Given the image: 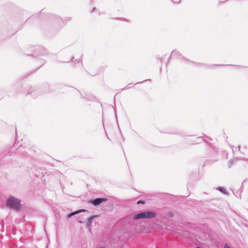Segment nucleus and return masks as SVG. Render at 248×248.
Listing matches in <instances>:
<instances>
[{
    "mask_svg": "<svg viewBox=\"0 0 248 248\" xmlns=\"http://www.w3.org/2000/svg\"><path fill=\"white\" fill-rule=\"evenodd\" d=\"M23 92L27 93V95L30 94L32 98H36L41 93L37 90L35 87H32L30 85L27 86L23 89Z\"/></svg>",
    "mask_w": 248,
    "mask_h": 248,
    "instance_id": "obj_3",
    "label": "nucleus"
},
{
    "mask_svg": "<svg viewBox=\"0 0 248 248\" xmlns=\"http://www.w3.org/2000/svg\"><path fill=\"white\" fill-rule=\"evenodd\" d=\"M138 204H144V202L142 201V200H140L137 203Z\"/></svg>",
    "mask_w": 248,
    "mask_h": 248,
    "instance_id": "obj_17",
    "label": "nucleus"
},
{
    "mask_svg": "<svg viewBox=\"0 0 248 248\" xmlns=\"http://www.w3.org/2000/svg\"><path fill=\"white\" fill-rule=\"evenodd\" d=\"M97 217H98V216L94 215V216H91L88 218V220L86 222V226H87V228H88L89 229L90 231L91 230V225L92 223L93 219Z\"/></svg>",
    "mask_w": 248,
    "mask_h": 248,
    "instance_id": "obj_8",
    "label": "nucleus"
},
{
    "mask_svg": "<svg viewBox=\"0 0 248 248\" xmlns=\"http://www.w3.org/2000/svg\"><path fill=\"white\" fill-rule=\"evenodd\" d=\"M182 57L183 59L184 60H186V61H187L188 62L190 61L189 60L186 58L184 56H182V55L179 53V51H178L177 50H174L172 51L171 52V55L170 56V58L171 57Z\"/></svg>",
    "mask_w": 248,
    "mask_h": 248,
    "instance_id": "obj_7",
    "label": "nucleus"
},
{
    "mask_svg": "<svg viewBox=\"0 0 248 248\" xmlns=\"http://www.w3.org/2000/svg\"><path fill=\"white\" fill-rule=\"evenodd\" d=\"M74 58L73 57L72 60L74 62H75V63H78L81 61L80 59H78V60H74Z\"/></svg>",
    "mask_w": 248,
    "mask_h": 248,
    "instance_id": "obj_16",
    "label": "nucleus"
},
{
    "mask_svg": "<svg viewBox=\"0 0 248 248\" xmlns=\"http://www.w3.org/2000/svg\"><path fill=\"white\" fill-rule=\"evenodd\" d=\"M78 222H79V223H84V222H83V221H81V220H79V221H78Z\"/></svg>",
    "mask_w": 248,
    "mask_h": 248,
    "instance_id": "obj_22",
    "label": "nucleus"
},
{
    "mask_svg": "<svg viewBox=\"0 0 248 248\" xmlns=\"http://www.w3.org/2000/svg\"><path fill=\"white\" fill-rule=\"evenodd\" d=\"M54 18L59 22L60 21H62L63 23H65L67 21H69V20H70L71 19V17H66L64 19H62V18H61V17H59L58 16H54Z\"/></svg>",
    "mask_w": 248,
    "mask_h": 248,
    "instance_id": "obj_10",
    "label": "nucleus"
},
{
    "mask_svg": "<svg viewBox=\"0 0 248 248\" xmlns=\"http://www.w3.org/2000/svg\"><path fill=\"white\" fill-rule=\"evenodd\" d=\"M203 137H206V136L204 137H199L196 138V140L194 141L193 142H191V144H197L199 142H202V140H204L203 139H202Z\"/></svg>",
    "mask_w": 248,
    "mask_h": 248,
    "instance_id": "obj_11",
    "label": "nucleus"
},
{
    "mask_svg": "<svg viewBox=\"0 0 248 248\" xmlns=\"http://www.w3.org/2000/svg\"><path fill=\"white\" fill-rule=\"evenodd\" d=\"M33 50L35 51V52L33 54H31V55L34 57L45 55L47 54V51L43 47L41 46L34 47Z\"/></svg>",
    "mask_w": 248,
    "mask_h": 248,
    "instance_id": "obj_5",
    "label": "nucleus"
},
{
    "mask_svg": "<svg viewBox=\"0 0 248 248\" xmlns=\"http://www.w3.org/2000/svg\"><path fill=\"white\" fill-rule=\"evenodd\" d=\"M211 147H212V148L214 150V153L216 154H217V151L215 148H214L212 146Z\"/></svg>",
    "mask_w": 248,
    "mask_h": 248,
    "instance_id": "obj_18",
    "label": "nucleus"
},
{
    "mask_svg": "<svg viewBox=\"0 0 248 248\" xmlns=\"http://www.w3.org/2000/svg\"><path fill=\"white\" fill-rule=\"evenodd\" d=\"M87 211L86 209L78 210L75 212H73L68 214L67 217L68 218H69L71 217H73V216L77 215L78 213H82V212H85Z\"/></svg>",
    "mask_w": 248,
    "mask_h": 248,
    "instance_id": "obj_9",
    "label": "nucleus"
},
{
    "mask_svg": "<svg viewBox=\"0 0 248 248\" xmlns=\"http://www.w3.org/2000/svg\"><path fill=\"white\" fill-rule=\"evenodd\" d=\"M167 215L170 217H172L174 216V214L171 211L168 212Z\"/></svg>",
    "mask_w": 248,
    "mask_h": 248,
    "instance_id": "obj_15",
    "label": "nucleus"
},
{
    "mask_svg": "<svg viewBox=\"0 0 248 248\" xmlns=\"http://www.w3.org/2000/svg\"><path fill=\"white\" fill-rule=\"evenodd\" d=\"M200 64H201V65H204V64L203 63H199Z\"/></svg>",
    "mask_w": 248,
    "mask_h": 248,
    "instance_id": "obj_24",
    "label": "nucleus"
},
{
    "mask_svg": "<svg viewBox=\"0 0 248 248\" xmlns=\"http://www.w3.org/2000/svg\"><path fill=\"white\" fill-rule=\"evenodd\" d=\"M196 248H202L200 247H197Z\"/></svg>",
    "mask_w": 248,
    "mask_h": 248,
    "instance_id": "obj_23",
    "label": "nucleus"
},
{
    "mask_svg": "<svg viewBox=\"0 0 248 248\" xmlns=\"http://www.w3.org/2000/svg\"><path fill=\"white\" fill-rule=\"evenodd\" d=\"M180 0H179V1H178V2H177V3H180Z\"/></svg>",
    "mask_w": 248,
    "mask_h": 248,
    "instance_id": "obj_25",
    "label": "nucleus"
},
{
    "mask_svg": "<svg viewBox=\"0 0 248 248\" xmlns=\"http://www.w3.org/2000/svg\"><path fill=\"white\" fill-rule=\"evenodd\" d=\"M155 217V214L152 211H144L135 214L133 219L138 220L140 219H151Z\"/></svg>",
    "mask_w": 248,
    "mask_h": 248,
    "instance_id": "obj_2",
    "label": "nucleus"
},
{
    "mask_svg": "<svg viewBox=\"0 0 248 248\" xmlns=\"http://www.w3.org/2000/svg\"><path fill=\"white\" fill-rule=\"evenodd\" d=\"M147 80H151L150 79H146V80H143L142 81H141V82H138L137 83L133 84L132 83H129L128 84L125 88H124V89H130L132 86L131 85H137L138 84H139V83H142L145 81H147Z\"/></svg>",
    "mask_w": 248,
    "mask_h": 248,
    "instance_id": "obj_12",
    "label": "nucleus"
},
{
    "mask_svg": "<svg viewBox=\"0 0 248 248\" xmlns=\"http://www.w3.org/2000/svg\"><path fill=\"white\" fill-rule=\"evenodd\" d=\"M211 66H212V65H216V66H221V65H223L222 64H211L210 65Z\"/></svg>",
    "mask_w": 248,
    "mask_h": 248,
    "instance_id": "obj_19",
    "label": "nucleus"
},
{
    "mask_svg": "<svg viewBox=\"0 0 248 248\" xmlns=\"http://www.w3.org/2000/svg\"><path fill=\"white\" fill-rule=\"evenodd\" d=\"M216 189L218 190L219 191H220V192H221L222 193H223L224 194H228V193L226 191L225 188L224 187H223L219 186V187H217L216 188Z\"/></svg>",
    "mask_w": 248,
    "mask_h": 248,
    "instance_id": "obj_13",
    "label": "nucleus"
},
{
    "mask_svg": "<svg viewBox=\"0 0 248 248\" xmlns=\"http://www.w3.org/2000/svg\"><path fill=\"white\" fill-rule=\"evenodd\" d=\"M225 248H231L230 247H229L227 244H225Z\"/></svg>",
    "mask_w": 248,
    "mask_h": 248,
    "instance_id": "obj_20",
    "label": "nucleus"
},
{
    "mask_svg": "<svg viewBox=\"0 0 248 248\" xmlns=\"http://www.w3.org/2000/svg\"><path fill=\"white\" fill-rule=\"evenodd\" d=\"M6 205L10 209H14L16 211H19L21 208L20 200L13 196H10L8 198Z\"/></svg>",
    "mask_w": 248,
    "mask_h": 248,
    "instance_id": "obj_1",
    "label": "nucleus"
},
{
    "mask_svg": "<svg viewBox=\"0 0 248 248\" xmlns=\"http://www.w3.org/2000/svg\"><path fill=\"white\" fill-rule=\"evenodd\" d=\"M95 9V7L93 8V9L92 11V12H93L94 11Z\"/></svg>",
    "mask_w": 248,
    "mask_h": 248,
    "instance_id": "obj_21",
    "label": "nucleus"
},
{
    "mask_svg": "<svg viewBox=\"0 0 248 248\" xmlns=\"http://www.w3.org/2000/svg\"><path fill=\"white\" fill-rule=\"evenodd\" d=\"M74 90L75 91V93L78 95H79L80 97L82 98H84V97L83 96V95H82V94L80 93V92L77 90V89H74Z\"/></svg>",
    "mask_w": 248,
    "mask_h": 248,
    "instance_id": "obj_14",
    "label": "nucleus"
},
{
    "mask_svg": "<svg viewBox=\"0 0 248 248\" xmlns=\"http://www.w3.org/2000/svg\"><path fill=\"white\" fill-rule=\"evenodd\" d=\"M107 199L104 198H97L94 200H91L89 202L93 204L94 206H97L99 205L101 203L106 202Z\"/></svg>",
    "mask_w": 248,
    "mask_h": 248,
    "instance_id": "obj_6",
    "label": "nucleus"
},
{
    "mask_svg": "<svg viewBox=\"0 0 248 248\" xmlns=\"http://www.w3.org/2000/svg\"><path fill=\"white\" fill-rule=\"evenodd\" d=\"M58 85L49 84L48 83H44L42 86V93H51L58 89Z\"/></svg>",
    "mask_w": 248,
    "mask_h": 248,
    "instance_id": "obj_4",
    "label": "nucleus"
}]
</instances>
